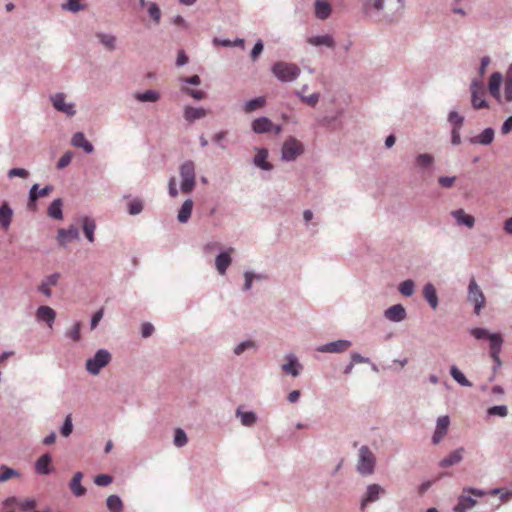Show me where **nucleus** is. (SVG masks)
<instances>
[{
  "instance_id": "f3484780",
  "label": "nucleus",
  "mask_w": 512,
  "mask_h": 512,
  "mask_svg": "<svg viewBox=\"0 0 512 512\" xmlns=\"http://www.w3.org/2000/svg\"><path fill=\"white\" fill-rule=\"evenodd\" d=\"M286 359H287V363H284L281 366V369L287 375H291L293 377L299 376L301 371H302V369H303V366L298 361L297 357L294 354L289 353V354L286 355Z\"/></svg>"
},
{
  "instance_id": "5fc2aeb1",
  "label": "nucleus",
  "mask_w": 512,
  "mask_h": 512,
  "mask_svg": "<svg viewBox=\"0 0 512 512\" xmlns=\"http://www.w3.org/2000/svg\"><path fill=\"white\" fill-rule=\"evenodd\" d=\"M72 431H73L72 417L69 414L66 416V418L60 428V433L62 436L68 437L71 435Z\"/></svg>"
},
{
  "instance_id": "39448f33",
  "label": "nucleus",
  "mask_w": 512,
  "mask_h": 512,
  "mask_svg": "<svg viewBox=\"0 0 512 512\" xmlns=\"http://www.w3.org/2000/svg\"><path fill=\"white\" fill-rule=\"evenodd\" d=\"M112 359L111 353L107 349H99L93 357L86 361L85 368L91 375H98L102 368L107 366Z\"/></svg>"
},
{
  "instance_id": "a19ab883",
  "label": "nucleus",
  "mask_w": 512,
  "mask_h": 512,
  "mask_svg": "<svg viewBox=\"0 0 512 512\" xmlns=\"http://www.w3.org/2000/svg\"><path fill=\"white\" fill-rule=\"evenodd\" d=\"M476 504V500L471 496L461 495L458 498L457 505L453 508L455 512H467L473 508Z\"/></svg>"
},
{
  "instance_id": "9b49d317",
  "label": "nucleus",
  "mask_w": 512,
  "mask_h": 512,
  "mask_svg": "<svg viewBox=\"0 0 512 512\" xmlns=\"http://www.w3.org/2000/svg\"><path fill=\"white\" fill-rule=\"evenodd\" d=\"M385 493V490L379 484H370L367 486L366 492L361 500L360 508L364 510L365 507L372 502L379 500L380 496Z\"/></svg>"
},
{
  "instance_id": "f704fd0d",
  "label": "nucleus",
  "mask_w": 512,
  "mask_h": 512,
  "mask_svg": "<svg viewBox=\"0 0 512 512\" xmlns=\"http://www.w3.org/2000/svg\"><path fill=\"white\" fill-rule=\"evenodd\" d=\"M258 348H259V346L254 340L247 339V340H244V341L238 343L233 348V353L235 356H241L243 353H245L247 351L256 352L258 350Z\"/></svg>"
},
{
  "instance_id": "603ef678",
  "label": "nucleus",
  "mask_w": 512,
  "mask_h": 512,
  "mask_svg": "<svg viewBox=\"0 0 512 512\" xmlns=\"http://www.w3.org/2000/svg\"><path fill=\"white\" fill-rule=\"evenodd\" d=\"M490 416L506 417L508 415V408L506 405H495L487 410Z\"/></svg>"
},
{
  "instance_id": "dca6fc26",
  "label": "nucleus",
  "mask_w": 512,
  "mask_h": 512,
  "mask_svg": "<svg viewBox=\"0 0 512 512\" xmlns=\"http://www.w3.org/2000/svg\"><path fill=\"white\" fill-rule=\"evenodd\" d=\"M256 154L252 159V163L264 171L273 170L274 166L268 161L269 152L266 148H255Z\"/></svg>"
},
{
  "instance_id": "79ce46f5",
  "label": "nucleus",
  "mask_w": 512,
  "mask_h": 512,
  "mask_svg": "<svg viewBox=\"0 0 512 512\" xmlns=\"http://www.w3.org/2000/svg\"><path fill=\"white\" fill-rule=\"evenodd\" d=\"M450 375L459 385L463 387H472L473 385L472 382L465 377V375L456 365H452L450 367Z\"/></svg>"
},
{
  "instance_id": "774afa93",
  "label": "nucleus",
  "mask_w": 512,
  "mask_h": 512,
  "mask_svg": "<svg viewBox=\"0 0 512 512\" xmlns=\"http://www.w3.org/2000/svg\"><path fill=\"white\" fill-rule=\"evenodd\" d=\"M504 98L506 102L512 101V80L506 79L504 81Z\"/></svg>"
},
{
  "instance_id": "b1692460",
  "label": "nucleus",
  "mask_w": 512,
  "mask_h": 512,
  "mask_svg": "<svg viewBox=\"0 0 512 512\" xmlns=\"http://www.w3.org/2000/svg\"><path fill=\"white\" fill-rule=\"evenodd\" d=\"M451 216L455 219L457 225L472 228L475 225V218L467 214L463 209H457L451 212Z\"/></svg>"
},
{
  "instance_id": "c9c22d12",
  "label": "nucleus",
  "mask_w": 512,
  "mask_h": 512,
  "mask_svg": "<svg viewBox=\"0 0 512 512\" xmlns=\"http://www.w3.org/2000/svg\"><path fill=\"white\" fill-rule=\"evenodd\" d=\"M96 38L108 51H114L116 49V36L104 32H97Z\"/></svg>"
},
{
  "instance_id": "680f3d73",
  "label": "nucleus",
  "mask_w": 512,
  "mask_h": 512,
  "mask_svg": "<svg viewBox=\"0 0 512 512\" xmlns=\"http://www.w3.org/2000/svg\"><path fill=\"white\" fill-rule=\"evenodd\" d=\"M72 156H73V153H72L71 151H67V152H65V153L60 157V159L58 160L57 168H58V169H63V168H65V167H67V166L71 163Z\"/></svg>"
},
{
  "instance_id": "a878e982",
  "label": "nucleus",
  "mask_w": 512,
  "mask_h": 512,
  "mask_svg": "<svg viewBox=\"0 0 512 512\" xmlns=\"http://www.w3.org/2000/svg\"><path fill=\"white\" fill-rule=\"evenodd\" d=\"M71 144L74 147L81 148L84 150L85 153L91 154L94 151V147L91 142H89L84 133L82 132H76L71 139Z\"/></svg>"
},
{
  "instance_id": "bb28decb",
  "label": "nucleus",
  "mask_w": 512,
  "mask_h": 512,
  "mask_svg": "<svg viewBox=\"0 0 512 512\" xmlns=\"http://www.w3.org/2000/svg\"><path fill=\"white\" fill-rule=\"evenodd\" d=\"M52 462V457L50 454L45 453L42 456H40L37 461L35 462V471L39 475H48L52 472V468L50 467V464Z\"/></svg>"
},
{
  "instance_id": "7ed1b4c3",
  "label": "nucleus",
  "mask_w": 512,
  "mask_h": 512,
  "mask_svg": "<svg viewBox=\"0 0 512 512\" xmlns=\"http://www.w3.org/2000/svg\"><path fill=\"white\" fill-rule=\"evenodd\" d=\"M181 177V191L189 194L193 191L196 184L195 163L192 160L184 161L179 167Z\"/></svg>"
},
{
  "instance_id": "49530a36",
  "label": "nucleus",
  "mask_w": 512,
  "mask_h": 512,
  "mask_svg": "<svg viewBox=\"0 0 512 512\" xmlns=\"http://www.w3.org/2000/svg\"><path fill=\"white\" fill-rule=\"evenodd\" d=\"M433 163H434V157H433V155L428 154V153L418 154L415 158L416 166H418L422 169L430 168Z\"/></svg>"
},
{
  "instance_id": "ea45409f",
  "label": "nucleus",
  "mask_w": 512,
  "mask_h": 512,
  "mask_svg": "<svg viewBox=\"0 0 512 512\" xmlns=\"http://www.w3.org/2000/svg\"><path fill=\"white\" fill-rule=\"evenodd\" d=\"M236 416L240 418L241 424L245 427H252L257 421V415L253 411L236 410Z\"/></svg>"
},
{
  "instance_id": "2eb2a0df",
  "label": "nucleus",
  "mask_w": 512,
  "mask_h": 512,
  "mask_svg": "<svg viewBox=\"0 0 512 512\" xmlns=\"http://www.w3.org/2000/svg\"><path fill=\"white\" fill-rule=\"evenodd\" d=\"M384 317L394 323H399L407 318V311L402 304H395L384 311Z\"/></svg>"
},
{
  "instance_id": "cd10ccee",
  "label": "nucleus",
  "mask_w": 512,
  "mask_h": 512,
  "mask_svg": "<svg viewBox=\"0 0 512 512\" xmlns=\"http://www.w3.org/2000/svg\"><path fill=\"white\" fill-rule=\"evenodd\" d=\"M307 42L315 47L325 46L327 48H334L335 40L331 34L317 35L308 38Z\"/></svg>"
},
{
  "instance_id": "e2e57ef3",
  "label": "nucleus",
  "mask_w": 512,
  "mask_h": 512,
  "mask_svg": "<svg viewBox=\"0 0 512 512\" xmlns=\"http://www.w3.org/2000/svg\"><path fill=\"white\" fill-rule=\"evenodd\" d=\"M28 176L29 172L24 168H12L7 173V177L10 179L14 177L27 178Z\"/></svg>"
},
{
  "instance_id": "c756f323",
  "label": "nucleus",
  "mask_w": 512,
  "mask_h": 512,
  "mask_svg": "<svg viewBox=\"0 0 512 512\" xmlns=\"http://www.w3.org/2000/svg\"><path fill=\"white\" fill-rule=\"evenodd\" d=\"M82 478L83 473L78 471L74 474L69 483V488L72 491L73 495L76 497H81L86 494V488L81 484Z\"/></svg>"
},
{
  "instance_id": "ddd939ff",
  "label": "nucleus",
  "mask_w": 512,
  "mask_h": 512,
  "mask_svg": "<svg viewBox=\"0 0 512 512\" xmlns=\"http://www.w3.org/2000/svg\"><path fill=\"white\" fill-rule=\"evenodd\" d=\"M54 190V187L52 185H46L42 189L39 188L38 184L32 185V187L29 190V201H28V208L30 210H34L36 207V201L40 197H45L49 195Z\"/></svg>"
},
{
  "instance_id": "9d476101",
  "label": "nucleus",
  "mask_w": 512,
  "mask_h": 512,
  "mask_svg": "<svg viewBox=\"0 0 512 512\" xmlns=\"http://www.w3.org/2000/svg\"><path fill=\"white\" fill-rule=\"evenodd\" d=\"M450 425V418L448 415H443L437 418L436 427L432 435V443L439 444L446 436Z\"/></svg>"
},
{
  "instance_id": "4be33fe9",
  "label": "nucleus",
  "mask_w": 512,
  "mask_h": 512,
  "mask_svg": "<svg viewBox=\"0 0 512 512\" xmlns=\"http://www.w3.org/2000/svg\"><path fill=\"white\" fill-rule=\"evenodd\" d=\"M35 316L37 321L45 322L49 327H52L56 318V312L51 307L42 305L37 308Z\"/></svg>"
},
{
  "instance_id": "0eeeda50",
  "label": "nucleus",
  "mask_w": 512,
  "mask_h": 512,
  "mask_svg": "<svg viewBox=\"0 0 512 512\" xmlns=\"http://www.w3.org/2000/svg\"><path fill=\"white\" fill-rule=\"evenodd\" d=\"M467 301L474 305V313L476 315H479L485 306V296L474 277L470 279L468 284Z\"/></svg>"
},
{
  "instance_id": "393cba45",
  "label": "nucleus",
  "mask_w": 512,
  "mask_h": 512,
  "mask_svg": "<svg viewBox=\"0 0 512 512\" xmlns=\"http://www.w3.org/2000/svg\"><path fill=\"white\" fill-rule=\"evenodd\" d=\"M503 81V76L500 72H494L491 74L488 84L490 94L496 98L499 102L501 100L500 86Z\"/></svg>"
},
{
  "instance_id": "423d86ee",
  "label": "nucleus",
  "mask_w": 512,
  "mask_h": 512,
  "mask_svg": "<svg viewBox=\"0 0 512 512\" xmlns=\"http://www.w3.org/2000/svg\"><path fill=\"white\" fill-rule=\"evenodd\" d=\"M305 151L304 145L298 139L288 137L281 148V159L285 162H291L301 156Z\"/></svg>"
},
{
  "instance_id": "0e129e2a",
  "label": "nucleus",
  "mask_w": 512,
  "mask_h": 512,
  "mask_svg": "<svg viewBox=\"0 0 512 512\" xmlns=\"http://www.w3.org/2000/svg\"><path fill=\"white\" fill-rule=\"evenodd\" d=\"M226 136H227V131H220L212 137V141L214 143H216L221 149H226L227 146L224 143Z\"/></svg>"
},
{
  "instance_id": "4d7b16f0",
  "label": "nucleus",
  "mask_w": 512,
  "mask_h": 512,
  "mask_svg": "<svg viewBox=\"0 0 512 512\" xmlns=\"http://www.w3.org/2000/svg\"><path fill=\"white\" fill-rule=\"evenodd\" d=\"M128 212L130 215H138L143 211V203L139 199H134L128 205Z\"/></svg>"
},
{
  "instance_id": "72a5a7b5",
  "label": "nucleus",
  "mask_w": 512,
  "mask_h": 512,
  "mask_svg": "<svg viewBox=\"0 0 512 512\" xmlns=\"http://www.w3.org/2000/svg\"><path fill=\"white\" fill-rule=\"evenodd\" d=\"M63 201L61 198L54 199L47 209V214L53 220L63 219Z\"/></svg>"
},
{
  "instance_id": "a18cd8bd",
  "label": "nucleus",
  "mask_w": 512,
  "mask_h": 512,
  "mask_svg": "<svg viewBox=\"0 0 512 512\" xmlns=\"http://www.w3.org/2000/svg\"><path fill=\"white\" fill-rule=\"evenodd\" d=\"M106 506L110 512H123V501L118 495H110L106 499Z\"/></svg>"
},
{
  "instance_id": "a211bd4d",
  "label": "nucleus",
  "mask_w": 512,
  "mask_h": 512,
  "mask_svg": "<svg viewBox=\"0 0 512 512\" xmlns=\"http://www.w3.org/2000/svg\"><path fill=\"white\" fill-rule=\"evenodd\" d=\"M61 275L58 272L52 273L48 276H46L41 283L39 284L37 290L42 293L46 297L52 296L51 287L56 286Z\"/></svg>"
},
{
  "instance_id": "412c9836",
  "label": "nucleus",
  "mask_w": 512,
  "mask_h": 512,
  "mask_svg": "<svg viewBox=\"0 0 512 512\" xmlns=\"http://www.w3.org/2000/svg\"><path fill=\"white\" fill-rule=\"evenodd\" d=\"M464 452L463 447L453 450L448 456L439 461V467L448 468L460 463L463 460Z\"/></svg>"
},
{
  "instance_id": "f257e3e1",
  "label": "nucleus",
  "mask_w": 512,
  "mask_h": 512,
  "mask_svg": "<svg viewBox=\"0 0 512 512\" xmlns=\"http://www.w3.org/2000/svg\"><path fill=\"white\" fill-rule=\"evenodd\" d=\"M403 8V0H365L363 3V12L366 16H382L387 23L397 21Z\"/></svg>"
},
{
  "instance_id": "3c124183",
  "label": "nucleus",
  "mask_w": 512,
  "mask_h": 512,
  "mask_svg": "<svg viewBox=\"0 0 512 512\" xmlns=\"http://www.w3.org/2000/svg\"><path fill=\"white\" fill-rule=\"evenodd\" d=\"M62 8L72 13H77L84 10L85 5L81 4L80 0H67V2L62 5Z\"/></svg>"
},
{
  "instance_id": "bf43d9fd",
  "label": "nucleus",
  "mask_w": 512,
  "mask_h": 512,
  "mask_svg": "<svg viewBox=\"0 0 512 512\" xmlns=\"http://www.w3.org/2000/svg\"><path fill=\"white\" fill-rule=\"evenodd\" d=\"M113 481L112 476L108 474H99L94 478V483L98 486L105 487L111 484Z\"/></svg>"
},
{
  "instance_id": "13d9d810",
  "label": "nucleus",
  "mask_w": 512,
  "mask_h": 512,
  "mask_svg": "<svg viewBox=\"0 0 512 512\" xmlns=\"http://www.w3.org/2000/svg\"><path fill=\"white\" fill-rule=\"evenodd\" d=\"M187 443V435L182 429H177L174 435V444L177 447H182Z\"/></svg>"
},
{
  "instance_id": "864d4df0",
  "label": "nucleus",
  "mask_w": 512,
  "mask_h": 512,
  "mask_svg": "<svg viewBox=\"0 0 512 512\" xmlns=\"http://www.w3.org/2000/svg\"><path fill=\"white\" fill-rule=\"evenodd\" d=\"M296 95L310 107H314L318 103L320 98V94L317 92L309 96H304L303 94H301V92L296 91Z\"/></svg>"
},
{
  "instance_id": "6e6d98bb",
  "label": "nucleus",
  "mask_w": 512,
  "mask_h": 512,
  "mask_svg": "<svg viewBox=\"0 0 512 512\" xmlns=\"http://www.w3.org/2000/svg\"><path fill=\"white\" fill-rule=\"evenodd\" d=\"M148 14L156 24H159L160 19H161V11H160L159 6L156 3L152 2L149 4Z\"/></svg>"
},
{
  "instance_id": "09e8293b",
  "label": "nucleus",
  "mask_w": 512,
  "mask_h": 512,
  "mask_svg": "<svg viewBox=\"0 0 512 512\" xmlns=\"http://www.w3.org/2000/svg\"><path fill=\"white\" fill-rule=\"evenodd\" d=\"M399 292L405 297H411L415 292V283L411 279L401 282L398 286Z\"/></svg>"
},
{
  "instance_id": "7c9ffc66",
  "label": "nucleus",
  "mask_w": 512,
  "mask_h": 512,
  "mask_svg": "<svg viewBox=\"0 0 512 512\" xmlns=\"http://www.w3.org/2000/svg\"><path fill=\"white\" fill-rule=\"evenodd\" d=\"M193 206L194 203L192 199L188 198L184 201L177 214V220L180 223L184 224L189 221L192 214Z\"/></svg>"
},
{
  "instance_id": "de8ad7c7",
  "label": "nucleus",
  "mask_w": 512,
  "mask_h": 512,
  "mask_svg": "<svg viewBox=\"0 0 512 512\" xmlns=\"http://www.w3.org/2000/svg\"><path fill=\"white\" fill-rule=\"evenodd\" d=\"M13 477H20V472L6 465L0 466V483L6 482Z\"/></svg>"
},
{
  "instance_id": "4c0bfd02",
  "label": "nucleus",
  "mask_w": 512,
  "mask_h": 512,
  "mask_svg": "<svg viewBox=\"0 0 512 512\" xmlns=\"http://www.w3.org/2000/svg\"><path fill=\"white\" fill-rule=\"evenodd\" d=\"M13 210L7 202H3L0 206V226L7 229L12 221Z\"/></svg>"
},
{
  "instance_id": "2f4dec72",
  "label": "nucleus",
  "mask_w": 512,
  "mask_h": 512,
  "mask_svg": "<svg viewBox=\"0 0 512 512\" xmlns=\"http://www.w3.org/2000/svg\"><path fill=\"white\" fill-rule=\"evenodd\" d=\"M133 98L137 100L138 102H149V103H155L160 99V93L156 90H146L144 92H135L133 94Z\"/></svg>"
},
{
  "instance_id": "c85d7f7f",
  "label": "nucleus",
  "mask_w": 512,
  "mask_h": 512,
  "mask_svg": "<svg viewBox=\"0 0 512 512\" xmlns=\"http://www.w3.org/2000/svg\"><path fill=\"white\" fill-rule=\"evenodd\" d=\"M423 296L432 309L435 310L438 307L439 300L437 296V291L432 283L428 282L424 285Z\"/></svg>"
},
{
  "instance_id": "aec40b11",
  "label": "nucleus",
  "mask_w": 512,
  "mask_h": 512,
  "mask_svg": "<svg viewBox=\"0 0 512 512\" xmlns=\"http://www.w3.org/2000/svg\"><path fill=\"white\" fill-rule=\"evenodd\" d=\"M274 124L272 121L265 116L254 119L251 123L252 131L255 134H265L272 131Z\"/></svg>"
},
{
  "instance_id": "c03bdc74",
  "label": "nucleus",
  "mask_w": 512,
  "mask_h": 512,
  "mask_svg": "<svg viewBox=\"0 0 512 512\" xmlns=\"http://www.w3.org/2000/svg\"><path fill=\"white\" fill-rule=\"evenodd\" d=\"M266 104V99L263 96H259L257 98L248 100L244 103L243 109L245 113H251L259 108L264 107Z\"/></svg>"
},
{
  "instance_id": "338daca9",
  "label": "nucleus",
  "mask_w": 512,
  "mask_h": 512,
  "mask_svg": "<svg viewBox=\"0 0 512 512\" xmlns=\"http://www.w3.org/2000/svg\"><path fill=\"white\" fill-rule=\"evenodd\" d=\"M263 48H264V45H263V42L262 40H258L255 44H254V47L252 48L251 50V59L253 61H256L258 59V57L260 56V54L262 53L263 51Z\"/></svg>"
},
{
  "instance_id": "6e6552de",
  "label": "nucleus",
  "mask_w": 512,
  "mask_h": 512,
  "mask_svg": "<svg viewBox=\"0 0 512 512\" xmlns=\"http://www.w3.org/2000/svg\"><path fill=\"white\" fill-rule=\"evenodd\" d=\"M471 91V104L476 110L488 107V103L485 99V87L482 81L473 79L470 85Z\"/></svg>"
},
{
  "instance_id": "58836bf2",
  "label": "nucleus",
  "mask_w": 512,
  "mask_h": 512,
  "mask_svg": "<svg viewBox=\"0 0 512 512\" xmlns=\"http://www.w3.org/2000/svg\"><path fill=\"white\" fill-rule=\"evenodd\" d=\"M331 5L324 0H316L315 2V15L318 19L325 20L331 14Z\"/></svg>"
},
{
  "instance_id": "69168bd1",
  "label": "nucleus",
  "mask_w": 512,
  "mask_h": 512,
  "mask_svg": "<svg viewBox=\"0 0 512 512\" xmlns=\"http://www.w3.org/2000/svg\"><path fill=\"white\" fill-rule=\"evenodd\" d=\"M456 181L455 176H440L438 183L443 188H451Z\"/></svg>"
},
{
  "instance_id": "37998d69",
  "label": "nucleus",
  "mask_w": 512,
  "mask_h": 512,
  "mask_svg": "<svg viewBox=\"0 0 512 512\" xmlns=\"http://www.w3.org/2000/svg\"><path fill=\"white\" fill-rule=\"evenodd\" d=\"M490 355L500 354L503 344V337L500 333H492L489 337Z\"/></svg>"
},
{
  "instance_id": "052dcab7",
  "label": "nucleus",
  "mask_w": 512,
  "mask_h": 512,
  "mask_svg": "<svg viewBox=\"0 0 512 512\" xmlns=\"http://www.w3.org/2000/svg\"><path fill=\"white\" fill-rule=\"evenodd\" d=\"M470 333L478 340L489 339L490 335L492 334L485 328H473L471 329Z\"/></svg>"
},
{
  "instance_id": "5701e85b",
  "label": "nucleus",
  "mask_w": 512,
  "mask_h": 512,
  "mask_svg": "<svg viewBox=\"0 0 512 512\" xmlns=\"http://www.w3.org/2000/svg\"><path fill=\"white\" fill-rule=\"evenodd\" d=\"M233 248H229V251L220 252L215 258V267L220 275H225L228 267L232 263V258L230 256V251Z\"/></svg>"
},
{
  "instance_id": "f8f14e48",
  "label": "nucleus",
  "mask_w": 512,
  "mask_h": 512,
  "mask_svg": "<svg viewBox=\"0 0 512 512\" xmlns=\"http://www.w3.org/2000/svg\"><path fill=\"white\" fill-rule=\"evenodd\" d=\"M79 238V230L75 225H70L68 228H60L57 231V242L61 247H66L69 242Z\"/></svg>"
},
{
  "instance_id": "6ab92c4d",
  "label": "nucleus",
  "mask_w": 512,
  "mask_h": 512,
  "mask_svg": "<svg viewBox=\"0 0 512 512\" xmlns=\"http://www.w3.org/2000/svg\"><path fill=\"white\" fill-rule=\"evenodd\" d=\"M495 137V131L492 127L485 128L480 134L470 137L468 139L470 144L473 145H490Z\"/></svg>"
},
{
  "instance_id": "f03ea898",
  "label": "nucleus",
  "mask_w": 512,
  "mask_h": 512,
  "mask_svg": "<svg viewBox=\"0 0 512 512\" xmlns=\"http://www.w3.org/2000/svg\"><path fill=\"white\" fill-rule=\"evenodd\" d=\"M271 72L280 82L287 83L295 81L300 76L301 70L294 63L277 61L272 65Z\"/></svg>"
},
{
  "instance_id": "8fccbe9b",
  "label": "nucleus",
  "mask_w": 512,
  "mask_h": 512,
  "mask_svg": "<svg viewBox=\"0 0 512 512\" xmlns=\"http://www.w3.org/2000/svg\"><path fill=\"white\" fill-rule=\"evenodd\" d=\"M447 120L452 125V129L461 130L465 119L457 111L453 110L449 112Z\"/></svg>"
},
{
  "instance_id": "e433bc0d",
  "label": "nucleus",
  "mask_w": 512,
  "mask_h": 512,
  "mask_svg": "<svg viewBox=\"0 0 512 512\" xmlns=\"http://www.w3.org/2000/svg\"><path fill=\"white\" fill-rule=\"evenodd\" d=\"M206 110L204 108H195L186 106L184 109V118L186 121L193 123L196 120L204 118L206 116Z\"/></svg>"
},
{
  "instance_id": "4468645a",
  "label": "nucleus",
  "mask_w": 512,
  "mask_h": 512,
  "mask_svg": "<svg viewBox=\"0 0 512 512\" xmlns=\"http://www.w3.org/2000/svg\"><path fill=\"white\" fill-rule=\"evenodd\" d=\"M51 102L56 110L68 116H74L76 113L73 103H65V95L63 93H57L51 96Z\"/></svg>"
},
{
  "instance_id": "1a4fd4ad",
  "label": "nucleus",
  "mask_w": 512,
  "mask_h": 512,
  "mask_svg": "<svg viewBox=\"0 0 512 512\" xmlns=\"http://www.w3.org/2000/svg\"><path fill=\"white\" fill-rule=\"evenodd\" d=\"M352 345V342L346 339H339L332 341L316 348L318 352L322 353H343L348 350Z\"/></svg>"
},
{
  "instance_id": "473e14b6",
  "label": "nucleus",
  "mask_w": 512,
  "mask_h": 512,
  "mask_svg": "<svg viewBox=\"0 0 512 512\" xmlns=\"http://www.w3.org/2000/svg\"><path fill=\"white\" fill-rule=\"evenodd\" d=\"M81 222H82V229H83L85 237L87 238V240L89 242H94V240H95L94 233H95V229H96L95 220L88 216H84V217H82Z\"/></svg>"
},
{
  "instance_id": "20e7f679",
  "label": "nucleus",
  "mask_w": 512,
  "mask_h": 512,
  "mask_svg": "<svg viewBox=\"0 0 512 512\" xmlns=\"http://www.w3.org/2000/svg\"><path fill=\"white\" fill-rule=\"evenodd\" d=\"M376 465V457L370 448L363 445L359 449L357 472L362 476H368L374 473Z\"/></svg>"
}]
</instances>
